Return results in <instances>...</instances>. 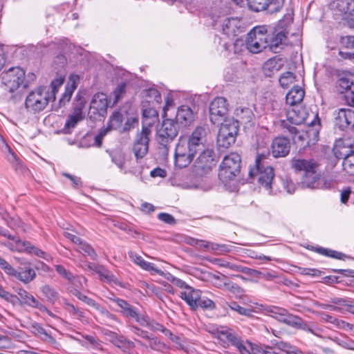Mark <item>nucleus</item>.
<instances>
[{
  "mask_svg": "<svg viewBox=\"0 0 354 354\" xmlns=\"http://www.w3.org/2000/svg\"><path fill=\"white\" fill-rule=\"evenodd\" d=\"M268 160V154H257L254 167L250 169L249 176L252 178H256L261 186L271 192L274 174Z\"/></svg>",
  "mask_w": 354,
  "mask_h": 354,
  "instance_id": "obj_1",
  "label": "nucleus"
},
{
  "mask_svg": "<svg viewBox=\"0 0 354 354\" xmlns=\"http://www.w3.org/2000/svg\"><path fill=\"white\" fill-rule=\"evenodd\" d=\"M151 129L147 127H142V131L137 133L132 147V151L136 157L138 166L131 167L130 171L134 175L139 176L142 173L143 166L140 165L142 160L149 151V136Z\"/></svg>",
  "mask_w": 354,
  "mask_h": 354,
  "instance_id": "obj_2",
  "label": "nucleus"
},
{
  "mask_svg": "<svg viewBox=\"0 0 354 354\" xmlns=\"http://www.w3.org/2000/svg\"><path fill=\"white\" fill-rule=\"evenodd\" d=\"M179 132V125L172 119H165L157 127L156 140L160 149L163 150L164 154H167L170 144L177 137Z\"/></svg>",
  "mask_w": 354,
  "mask_h": 354,
  "instance_id": "obj_3",
  "label": "nucleus"
},
{
  "mask_svg": "<svg viewBox=\"0 0 354 354\" xmlns=\"http://www.w3.org/2000/svg\"><path fill=\"white\" fill-rule=\"evenodd\" d=\"M54 98L46 87H39L31 91L26 98L25 106L26 110L32 113L43 111L50 100Z\"/></svg>",
  "mask_w": 354,
  "mask_h": 354,
  "instance_id": "obj_4",
  "label": "nucleus"
},
{
  "mask_svg": "<svg viewBox=\"0 0 354 354\" xmlns=\"http://www.w3.org/2000/svg\"><path fill=\"white\" fill-rule=\"evenodd\" d=\"M241 158L239 154L231 153L225 156L220 165L218 177L224 183L234 180L241 172Z\"/></svg>",
  "mask_w": 354,
  "mask_h": 354,
  "instance_id": "obj_5",
  "label": "nucleus"
},
{
  "mask_svg": "<svg viewBox=\"0 0 354 354\" xmlns=\"http://www.w3.org/2000/svg\"><path fill=\"white\" fill-rule=\"evenodd\" d=\"M268 30L266 26L254 27L248 34L246 48L252 53H259L268 48Z\"/></svg>",
  "mask_w": 354,
  "mask_h": 354,
  "instance_id": "obj_6",
  "label": "nucleus"
},
{
  "mask_svg": "<svg viewBox=\"0 0 354 354\" xmlns=\"http://www.w3.org/2000/svg\"><path fill=\"white\" fill-rule=\"evenodd\" d=\"M120 308V313L124 317L131 318L142 326L151 329H159L161 326L157 323H151L147 317L140 315L136 308L120 298L111 299Z\"/></svg>",
  "mask_w": 354,
  "mask_h": 354,
  "instance_id": "obj_7",
  "label": "nucleus"
},
{
  "mask_svg": "<svg viewBox=\"0 0 354 354\" xmlns=\"http://www.w3.org/2000/svg\"><path fill=\"white\" fill-rule=\"evenodd\" d=\"M25 72L19 67H12L1 75V88L10 93L17 91L24 83Z\"/></svg>",
  "mask_w": 354,
  "mask_h": 354,
  "instance_id": "obj_8",
  "label": "nucleus"
},
{
  "mask_svg": "<svg viewBox=\"0 0 354 354\" xmlns=\"http://www.w3.org/2000/svg\"><path fill=\"white\" fill-rule=\"evenodd\" d=\"M197 153L187 147V140L180 136L176 146L174 162L176 167L183 169L187 167Z\"/></svg>",
  "mask_w": 354,
  "mask_h": 354,
  "instance_id": "obj_9",
  "label": "nucleus"
},
{
  "mask_svg": "<svg viewBox=\"0 0 354 354\" xmlns=\"http://www.w3.org/2000/svg\"><path fill=\"white\" fill-rule=\"evenodd\" d=\"M109 100L106 94L97 93L91 101L88 116L93 120H101L107 113Z\"/></svg>",
  "mask_w": 354,
  "mask_h": 354,
  "instance_id": "obj_10",
  "label": "nucleus"
},
{
  "mask_svg": "<svg viewBox=\"0 0 354 354\" xmlns=\"http://www.w3.org/2000/svg\"><path fill=\"white\" fill-rule=\"evenodd\" d=\"M330 6L333 15L346 21L348 26L349 21L354 19V0H335Z\"/></svg>",
  "mask_w": 354,
  "mask_h": 354,
  "instance_id": "obj_11",
  "label": "nucleus"
},
{
  "mask_svg": "<svg viewBox=\"0 0 354 354\" xmlns=\"http://www.w3.org/2000/svg\"><path fill=\"white\" fill-rule=\"evenodd\" d=\"M184 137L187 140V147L198 153L206 147L207 129L203 126H198L187 137Z\"/></svg>",
  "mask_w": 354,
  "mask_h": 354,
  "instance_id": "obj_12",
  "label": "nucleus"
},
{
  "mask_svg": "<svg viewBox=\"0 0 354 354\" xmlns=\"http://www.w3.org/2000/svg\"><path fill=\"white\" fill-rule=\"evenodd\" d=\"M339 153L344 158V169L350 174H354V140H345L339 146Z\"/></svg>",
  "mask_w": 354,
  "mask_h": 354,
  "instance_id": "obj_13",
  "label": "nucleus"
},
{
  "mask_svg": "<svg viewBox=\"0 0 354 354\" xmlns=\"http://www.w3.org/2000/svg\"><path fill=\"white\" fill-rule=\"evenodd\" d=\"M228 112L227 101L224 97H216L209 105V119L212 124H219Z\"/></svg>",
  "mask_w": 354,
  "mask_h": 354,
  "instance_id": "obj_14",
  "label": "nucleus"
},
{
  "mask_svg": "<svg viewBox=\"0 0 354 354\" xmlns=\"http://www.w3.org/2000/svg\"><path fill=\"white\" fill-rule=\"evenodd\" d=\"M5 246L9 248L12 251H17L19 252H26L28 254H34L36 256L41 257L48 261L52 259L50 254H47L44 251L35 247L30 242L24 241H17L16 245L12 243H4Z\"/></svg>",
  "mask_w": 354,
  "mask_h": 354,
  "instance_id": "obj_15",
  "label": "nucleus"
},
{
  "mask_svg": "<svg viewBox=\"0 0 354 354\" xmlns=\"http://www.w3.org/2000/svg\"><path fill=\"white\" fill-rule=\"evenodd\" d=\"M5 246L9 248L12 251H17L19 252H26L28 254H34L36 256L41 257L48 261L52 259L50 254H47L44 251L35 247L30 242L24 241H17L16 245L12 243H4Z\"/></svg>",
  "mask_w": 354,
  "mask_h": 354,
  "instance_id": "obj_16",
  "label": "nucleus"
},
{
  "mask_svg": "<svg viewBox=\"0 0 354 354\" xmlns=\"http://www.w3.org/2000/svg\"><path fill=\"white\" fill-rule=\"evenodd\" d=\"M270 315L281 322L289 326L300 327L302 325V319L296 315L290 314L286 309L273 306L269 310Z\"/></svg>",
  "mask_w": 354,
  "mask_h": 354,
  "instance_id": "obj_17",
  "label": "nucleus"
},
{
  "mask_svg": "<svg viewBox=\"0 0 354 354\" xmlns=\"http://www.w3.org/2000/svg\"><path fill=\"white\" fill-rule=\"evenodd\" d=\"M199 156L194 162L196 172L198 174L207 173L214 165V151L209 149H204L199 151Z\"/></svg>",
  "mask_w": 354,
  "mask_h": 354,
  "instance_id": "obj_18",
  "label": "nucleus"
},
{
  "mask_svg": "<svg viewBox=\"0 0 354 354\" xmlns=\"http://www.w3.org/2000/svg\"><path fill=\"white\" fill-rule=\"evenodd\" d=\"M84 103L81 101L75 106L73 112L68 115L64 128L62 129V132L64 133H71L72 130L77 126V124L84 120Z\"/></svg>",
  "mask_w": 354,
  "mask_h": 354,
  "instance_id": "obj_19",
  "label": "nucleus"
},
{
  "mask_svg": "<svg viewBox=\"0 0 354 354\" xmlns=\"http://www.w3.org/2000/svg\"><path fill=\"white\" fill-rule=\"evenodd\" d=\"M281 126L283 129H286L288 132L292 135V138L295 144L299 145L302 148L310 146V145H307L308 138V132L306 131V129H298L285 120L281 122Z\"/></svg>",
  "mask_w": 354,
  "mask_h": 354,
  "instance_id": "obj_20",
  "label": "nucleus"
},
{
  "mask_svg": "<svg viewBox=\"0 0 354 354\" xmlns=\"http://www.w3.org/2000/svg\"><path fill=\"white\" fill-rule=\"evenodd\" d=\"M335 124L341 129L354 128V110L340 109L335 113Z\"/></svg>",
  "mask_w": 354,
  "mask_h": 354,
  "instance_id": "obj_21",
  "label": "nucleus"
},
{
  "mask_svg": "<svg viewBox=\"0 0 354 354\" xmlns=\"http://www.w3.org/2000/svg\"><path fill=\"white\" fill-rule=\"evenodd\" d=\"M290 150V140L284 136L275 138L272 142L271 152L274 158L286 157Z\"/></svg>",
  "mask_w": 354,
  "mask_h": 354,
  "instance_id": "obj_22",
  "label": "nucleus"
},
{
  "mask_svg": "<svg viewBox=\"0 0 354 354\" xmlns=\"http://www.w3.org/2000/svg\"><path fill=\"white\" fill-rule=\"evenodd\" d=\"M17 294L19 296L21 303L30 307L37 308L41 312H46L49 315L53 316V313L48 310V308L39 302L32 295L27 292L26 290L19 288Z\"/></svg>",
  "mask_w": 354,
  "mask_h": 354,
  "instance_id": "obj_23",
  "label": "nucleus"
},
{
  "mask_svg": "<svg viewBox=\"0 0 354 354\" xmlns=\"http://www.w3.org/2000/svg\"><path fill=\"white\" fill-rule=\"evenodd\" d=\"M218 339L223 343V346H232L236 348L241 340V337L232 329L222 327L217 331Z\"/></svg>",
  "mask_w": 354,
  "mask_h": 354,
  "instance_id": "obj_24",
  "label": "nucleus"
},
{
  "mask_svg": "<svg viewBox=\"0 0 354 354\" xmlns=\"http://www.w3.org/2000/svg\"><path fill=\"white\" fill-rule=\"evenodd\" d=\"M176 122L183 127L191 125L195 120V113L192 109L185 105L178 107L176 115Z\"/></svg>",
  "mask_w": 354,
  "mask_h": 354,
  "instance_id": "obj_25",
  "label": "nucleus"
},
{
  "mask_svg": "<svg viewBox=\"0 0 354 354\" xmlns=\"http://www.w3.org/2000/svg\"><path fill=\"white\" fill-rule=\"evenodd\" d=\"M269 39L268 48L272 52L277 53L281 46L286 44L287 39L284 30H275L272 33L268 32Z\"/></svg>",
  "mask_w": 354,
  "mask_h": 354,
  "instance_id": "obj_26",
  "label": "nucleus"
},
{
  "mask_svg": "<svg viewBox=\"0 0 354 354\" xmlns=\"http://www.w3.org/2000/svg\"><path fill=\"white\" fill-rule=\"evenodd\" d=\"M242 21L238 18H227L224 20L222 30L228 37H234L241 32Z\"/></svg>",
  "mask_w": 354,
  "mask_h": 354,
  "instance_id": "obj_27",
  "label": "nucleus"
},
{
  "mask_svg": "<svg viewBox=\"0 0 354 354\" xmlns=\"http://www.w3.org/2000/svg\"><path fill=\"white\" fill-rule=\"evenodd\" d=\"M71 292L73 295L77 297L79 299L86 303L87 305L94 308L95 310L99 311L102 315H106L108 317L114 318L115 316L111 314L108 310L102 307L100 304H98L95 300L91 298L88 297L87 296L82 294L79 290L77 288H74L73 290H71Z\"/></svg>",
  "mask_w": 354,
  "mask_h": 354,
  "instance_id": "obj_28",
  "label": "nucleus"
},
{
  "mask_svg": "<svg viewBox=\"0 0 354 354\" xmlns=\"http://www.w3.org/2000/svg\"><path fill=\"white\" fill-rule=\"evenodd\" d=\"M292 167L299 171H304V174L310 173L317 168V163L313 160L294 159L292 160Z\"/></svg>",
  "mask_w": 354,
  "mask_h": 354,
  "instance_id": "obj_29",
  "label": "nucleus"
},
{
  "mask_svg": "<svg viewBox=\"0 0 354 354\" xmlns=\"http://www.w3.org/2000/svg\"><path fill=\"white\" fill-rule=\"evenodd\" d=\"M201 292L199 290L194 289L192 287L180 292V297L186 301V303L193 310L197 309V301L200 299Z\"/></svg>",
  "mask_w": 354,
  "mask_h": 354,
  "instance_id": "obj_30",
  "label": "nucleus"
},
{
  "mask_svg": "<svg viewBox=\"0 0 354 354\" xmlns=\"http://www.w3.org/2000/svg\"><path fill=\"white\" fill-rule=\"evenodd\" d=\"M129 256L136 264L139 266L143 270L151 273H157L160 275H162L164 274V272L156 268L153 263L145 261L141 256L137 255L133 252H129Z\"/></svg>",
  "mask_w": 354,
  "mask_h": 354,
  "instance_id": "obj_31",
  "label": "nucleus"
},
{
  "mask_svg": "<svg viewBox=\"0 0 354 354\" xmlns=\"http://www.w3.org/2000/svg\"><path fill=\"white\" fill-rule=\"evenodd\" d=\"M149 106V107L144 108L142 110V127H147L150 129V127L158 119L157 108L160 105L151 104Z\"/></svg>",
  "mask_w": 354,
  "mask_h": 354,
  "instance_id": "obj_32",
  "label": "nucleus"
},
{
  "mask_svg": "<svg viewBox=\"0 0 354 354\" xmlns=\"http://www.w3.org/2000/svg\"><path fill=\"white\" fill-rule=\"evenodd\" d=\"M24 283H28L36 277V272L29 265H26L23 268H19L18 270L15 269V274H11Z\"/></svg>",
  "mask_w": 354,
  "mask_h": 354,
  "instance_id": "obj_33",
  "label": "nucleus"
},
{
  "mask_svg": "<svg viewBox=\"0 0 354 354\" xmlns=\"http://www.w3.org/2000/svg\"><path fill=\"white\" fill-rule=\"evenodd\" d=\"M315 315L319 316L322 320L334 324L339 328L346 330H352L354 328L353 325L347 323L343 320H339L335 317L328 315L323 312H315L314 313Z\"/></svg>",
  "mask_w": 354,
  "mask_h": 354,
  "instance_id": "obj_34",
  "label": "nucleus"
},
{
  "mask_svg": "<svg viewBox=\"0 0 354 354\" xmlns=\"http://www.w3.org/2000/svg\"><path fill=\"white\" fill-rule=\"evenodd\" d=\"M142 97L145 98V100L142 102L143 107H145V103H148L149 105H160L162 102L160 92L154 88L144 90L142 91Z\"/></svg>",
  "mask_w": 354,
  "mask_h": 354,
  "instance_id": "obj_35",
  "label": "nucleus"
},
{
  "mask_svg": "<svg viewBox=\"0 0 354 354\" xmlns=\"http://www.w3.org/2000/svg\"><path fill=\"white\" fill-rule=\"evenodd\" d=\"M305 92L300 86H293V88L286 94V103L290 106H295L302 102Z\"/></svg>",
  "mask_w": 354,
  "mask_h": 354,
  "instance_id": "obj_36",
  "label": "nucleus"
},
{
  "mask_svg": "<svg viewBox=\"0 0 354 354\" xmlns=\"http://www.w3.org/2000/svg\"><path fill=\"white\" fill-rule=\"evenodd\" d=\"M319 123L320 121L317 115L315 116L314 120L309 123L310 126L306 129L308 138L307 145H314L318 140Z\"/></svg>",
  "mask_w": 354,
  "mask_h": 354,
  "instance_id": "obj_37",
  "label": "nucleus"
},
{
  "mask_svg": "<svg viewBox=\"0 0 354 354\" xmlns=\"http://www.w3.org/2000/svg\"><path fill=\"white\" fill-rule=\"evenodd\" d=\"M236 136L229 132L218 131L216 142L218 147L225 149L230 147L235 142Z\"/></svg>",
  "mask_w": 354,
  "mask_h": 354,
  "instance_id": "obj_38",
  "label": "nucleus"
},
{
  "mask_svg": "<svg viewBox=\"0 0 354 354\" xmlns=\"http://www.w3.org/2000/svg\"><path fill=\"white\" fill-rule=\"evenodd\" d=\"M306 120V113L304 110L301 111L293 108L288 111V121L286 122L294 126V124L298 125L305 122Z\"/></svg>",
  "mask_w": 354,
  "mask_h": 354,
  "instance_id": "obj_39",
  "label": "nucleus"
},
{
  "mask_svg": "<svg viewBox=\"0 0 354 354\" xmlns=\"http://www.w3.org/2000/svg\"><path fill=\"white\" fill-rule=\"evenodd\" d=\"M95 272L99 275L100 279L109 283L117 284V278L104 267H95Z\"/></svg>",
  "mask_w": 354,
  "mask_h": 354,
  "instance_id": "obj_40",
  "label": "nucleus"
},
{
  "mask_svg": "<svg viewBox=\"0 0 354 354\" xmlns=\"http://www.w3.org/2000/svg\"><path fill=\"white\" fill-rule=\"evenodd\" d=\"M239 130L238 121L233 118L225 119L221 123L219 131L229 132L230 133L237 135Z\"/></svg>",
  "mask_w": 354,
  "mask_h": 354,
  "instance_id": "obj_41",
  "label": "nucleus"
},
{
  "mask_svg": "<svg viewBox=\"0 0 354 354\" xmlns=\"http://www.w3.org/2000/svg\"><path fill=\"white\" fill-rule=\"evenodd\" d=\"M319 176L317 169L307 174H304L301 180V184L304 187L314 189L317 187V182L319 179Z\"/></svg>",
  "mask_w": 354,
  "mask_h": 354,
  "instance_id": "obj_42",
  "label": "nucleus"
},
{
  "mask_svg": "<svg viewBox=\"0 0 354 354\" xmlns=\"http://www.w3.org/2000/svg\"><path fill=\"white\" fill-rule=\"evenodd\" d=\"M272 343L277 348L281 350L283 354H304L300 350L286 342L274 341L272 342Z\"/></svg>",
  "mask_w": 354,
  "mask_h": 354,
  "instance_id": "obj_43",
  "label": "nucleus"
},
{
  "mask_svg": "<svg viewBox=\"0 0 354 354\" xmlns=\"http://www.w3.org/2000/svg\"><path fill=\"white\" fill-rule=\"evenodd\" d=\"M296 81V76L292 72H286L282 73L279 78V82L281 87L286 88L295 83Z\"/></svg>",
  "mask_w": 354,
  "mask_h": 354,
  "instance_id": "obj_44",
  "label": "nucleus"
},
{
  "mask_svg": "<svg viewBox=\"0 0 354 354\" xmlns=\"http://www.w3.org/2000/svg\"><path fill=\"white\" fill-rule=\"evenodd\" d=\"M41 292L47 299L53 304H54L59 297L57 291L49 285L44 286L41 288Z\"/></svg>",
  "mask_w": 354,
  "mask_h": 354,
  "instance_id": "obj_45",
  "label": "nucleus"
},
{
  "mask_svg": "<svg viewBox=\"0 0 354 354\" xmlns=\"http://www.w3.org/2000/svg\"><path fill=\"white\" fill-rule=\"evenodd\" d=\"M124 116L120 112L113 113L109 118L108 123L109 127L112 129H117L121 127L123 122Z\"/></svg>",
  "mask_w": 354,
  "mask_h": 354,
  "instance_id": "obj_46",
  "label": "nucleus"
},
{
  "mask_svg": "<svg viewBox=\"0 0 354 354\" xmlns=\"http://www.w3.org/2000/svg\"><path fill=\"white\" fill-rule=\"evenodd\" d=\"M236 114L243 122H249L252 120L254 115L250 108L236 109Z\"/></svg>",
  "mask_w": 354,
  "mask_h": 354,
  "instance_id": "obj_47",
  "label": "nucleus"
},
{
  "mask_svg": "<svg viewBox=\"0 0 354 354\" xmlns=\"http://www.w3.org/2000/svg\"><path fill=\"white\" fill-rule=\"evenodd\" d=\"M112 162L120 169L125 168V155L122 151H114L111 154Z\"/></svg>",
  "mask_w": 354,
  "mask_h": 354,
  "instance_id": "obj_48",
  "label": "nucleus"
},
{
  "mask_svg": "<svg viewBox=\"0 0 354 354\" xmlns=\"http://www.w3.org/2000/svg\"><path fill=\"white\" fill-rule=\"evenodd\" d=\"M78 251L80 252H84L85 254L91 257V259H95L97 257L96 252L93 250V248L87 243L83 241L82 240L77 245Z\"/></svg>",
  "mask_w": 354,
  "mask_h": 354,
  "instance_id": "obj_49",
  "label": "nucleus"
},
{
  "mask_svg": "<svg viewBox=\"0 0 354 354\" xmlns=\"http://www.w3.org/2000/svg\"><path fill=\"white\" fill-rule=\"evenodd\" d=\"M265 73L268 76H271L272 73L279 70L277 63L275 59H270L268 60L263 66Z\"/></svg>",
  "mask_w": 354,
  "mask_h": 354,
  "instance_id": "obj_50",
  "label": "nucleus"
},
{
  "mask_svg": "<svg viewBox=\"0 0 354 354\" xmlns=\"http://www.w3.org/2000/svg\"><path fill=\"white\" fill-rule=\"evenodd\" d=\"M252 342L241 339L238 345L236 346V350L240 354H251Z\"/></svg>",
  "mask_w": 354,
  "mask_h": 354,
  "instance_id": "obj_51",
  "label": "nucleus"
},
{
  "mask_svg": "<svg viewBox=\"0 0 354 354\" xmlns=\"http://www.w3.org/2000/svg\"><path fill=\"white\" fill-rule=\"evenodd\" d=\"M212 310L215 308V304L211 299L207 297H202L200 295V299L197 301V308Z\"/></svg>",
  "mask_w": 354,
  "mask_h": 354,
  "instance_id": "obj_52",
  "label": "nucleus"
},
{
  "mask_svg": "<svg viewBox=\"0 0 354 354\" xmlns=\"http://www.w3.org/2000/svg\"><path fill=\"white\" fill-rule=\"evenodd\" d=\"M68 281L73 286L71 290L77 288L80 290V289L84 288V286L86 284L87 279L82 276L75 277L73 275V279Z\"/></svg>",
  "mask_w": 354,
  "mask_h": 354,
  "instance_id": "obj_53",
  "label": "nucleus"
},
{
  "mask_svg": "<svg viewBox=\"0 0 354 354\" xmlns=\"http://www.w3.org/2000/svg\"><path fill=\"white\" fill-rule=\"evenodd\" d=\"M224 286L227 290L239 294L242 292V289L236 283L233 282H223V284L220 283L217 286L218 288H222Z\"/></svg>",
  "mask_w": 354,
  "mask_h": 354,
  "instance_id": "obj_54",
  "label": "nucleus"
},
{
  "mask_svg": "<svg viewBox=\"0 0 354 354\" xmlns=\"http://www.w3.org/2000/svg\"><path fill=\"white\" fill-rule=\"evenodd\" d=\"M317 252L322 254H324V255H326L328 257H333L335 259H341L342 258V257L344 256V254L341 252H337L335 250H332L325 249L323 248H319L317 250Z\"/></svg>",
  "mask_w": 354,
  "mask_h": 354,
  "instance_id": "obj_55",
  "label": "nucleus"
},
{
  "mask_svg": "<svg viewBox=\"0 0 354 354\" xmlns=\"http://www.w3.org/2000/svg\"><path fill=\"white\" fill-rule=\"evenodd\" d=\"M232 310L236 311L239 314L245 316H250L252 313V310L249 308H245L234 302L229 305Z\"/></svg>",
  "mask_w": 354,
  "mask_h": 354,
  "instance_id": "obj_56",
  "label": "nucleus"
},
{
  "mask_svg": "<svg viewBox=\"0 0 354 354\" xmlns=\"http://www.w3.org/2000/svg\"><path fill=\"white\" fill-rule=\"evenodd\" d=\"M138 124V119L137 117L128 118L124 123L122 131L126 132L134 128Z\"/></svg>",
  "mask_w": 354,
  "mask_h": 354,
  "instance_id": "obj_57",
  "label": "nucleus"
},
{
  "mask_svg": "<svg viewBox=\"0 0 354 354\" xmlns=\"http://www.w3.org/2000/svg\"><path fill=\"white\" fill-rule=\"evenodd\" d=\"M55 270L59 275L68 281H71L73 279V274L71 272L66 270L62 266H55Z\"/></svg>",
  "mask_w": 354,
  "mask_h": 354,
  "instance_id": "obj_58",
  "label": "nucleus"
},
{
  "mask_svg": "<svg viewBox=\"0 0 354 354\" xmlns=\"http://www.w3.org/2000/svg\"><path fill=\"white\" fill-rule=\"evenodd\" d=\"M147 339L149 340V346L153 350L160 351L165 346V344L160 342L157 338L151 337L150 335L149 338Z\"/></svg>",
  "mask_w": 354,
  "mask_h": 354,
  "instance_id": "obj_59",
  "label": "nucleus"
},
{
  "mask_svg": "<svg viewBox=\"0 0 354 354\" xmlns=\"http://www.w3.org/2000/svg\"><path fill=\"white\" fill-rule=\"evenodd\" d=\"M74 91V87H68L66 86L65 92L62 94V97L59 100L60 104H65L66 102H69Z\"/></svg>",
  "mask_w": 354,
  "mask_h": 354,
  "instance_id": "obj_60",
  "label": "nucleus"
},
{
  "mask_svg": "<svg viewBox=\"0 0 354 354\" xmlns=\"http://www.w3.org/2000/svg\"><path fill=\"white\" fill-rule=\"evenodd\" d=\"M0 267L8 275L15 274V268L8 262L0 257Z\"/></svg>",
  "mask_w": 354,
  "mask_h": 354,
  "instance_id": "obj_61",
  "label": "nucleus"
},
{
  "mask_svg": "<svg viewBox=\"0 0 354 354\" xmlns=\"http://www.w3.org/2000/svg\"><path fill=\"white\" fill-rule=\"evenodd\" d=\"M125 88L126 84H121L118 86V87L115 89L113 91V95L115 97L114 102H118L120 98L122 97V95L125 93Z\"/></svg>",
  "mask_w": 354,
  "mask_h": 354,
  "instance_id": "obj_62",
  "label": "nucleus"
},
{
  "mask_svg": "<svg viewBox=\"0 0 354 354\" xmlns=\"http://www.w3.org/2000/svg\"><path fill=\"white\" fill-rule=\"evenodd\" d=\"M345 97L347 102L354 106V82H351L348 89L346 91Z\"/></svg>",
  "mask_w": 354,
  "mask_h": 354,
  "instance_id": "obj_63",
  "label": "nucleus"
},
{
  "mask_svg": "<svg viewBox=\"0 0 354 354\" xmlns=\"http://www.w3.org/2000/svg\"><path fill=\"white\" fill-rule=\"evenodd\" d=\"M341 44L346 48L354 50V36L342 37Z\"/></svg>",
  "mask_w": 354,
  "mask_h": 354,
  "instance_id": "obj_64",
  "label": "nucleus"
}]
</instances>
